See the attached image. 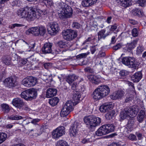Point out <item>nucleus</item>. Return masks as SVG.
Masks as SVG:
<instances>
[{"instance_id":"obj_1","label":"nucleus","mask_w":146,"mask_h":146,"mask_svg":"<svg viewBox=\"0 0 146 146\" xmlns=\"http://www.w3.org/2000/svg\"><path fill=\"white\" fill-rule=\"evenodd\" d=\"M57 9L59 17L63 19L70 17L73 13L71 7L63 2H60L57 4Z\"/></svg>"},{"instance_id":"obj_2","label":"nucleus","mask_w":146,"mask_h":146,"mask_svg":"<svg viewBox=\"0 0 146 146\" xmlns=\"http://www.w3.org/2000/svg\"><path fill=\"white\" fill-rule=\"evenodd\" d=\"M139 111V108L136 106L125 108L124 110L120 113V121H122L129 117H135L137 115Z\"/></svg>"},{"instance_id":"obj_3","label":"nucleus","mask_w":146,"mask_h":146,"mask_svg":"<svg viewBox=\"0 0 146 146\" xmlns=\"http://www.w3.org/2000/svg\"><path fill=\"white\" fill-rule=\"evenodd\" d=\"M84 120L86 124L91 128L99 125L101 123L100 118L93 115L86 116L84 117Z\"/></svg>"},{"instance_id":"obj_4","label":"nucleus","mask_w":146,"mask_h":146,"mask_svg":"<svg viewBox=\"0 0 146 146\" xmlns=\"http://www.w3.org/2000/svg\"><path fill=\"white\" fill-rule=\"evenodd\" d=\"M74 104L70 100L67 101L64 105L60 113L62 117H65L68 115L73 110Z\"/></svg>"},{"instance_id":"obj_5","label":"nucleus","mask_w":146,"mask_h":146,"mask_svg":"<svg viewBox=\"0 0 146 146\" xmlns=\"http://www.w3.org/2000/svg\"><path fill=\"white\" fill-rule=\"evenodd\" d=\"M63 38L67 40H72L75 39L77 36V33L75 31L67 29L62 33Z\"/></svg>"},{"instance_id":"obj_6","label":"nucleus","mask_w":146,"mask_h":146,"mask_svg":"<svg viewBox=\"0 0 146 146\" xmlns=\"http://www.w3.org/2000/svg\"><path fill=\"white\" fill-rule=\"evenodd\" d=\"M41 13L38 11H36L32 7L29 9L27 19L29 21H34L36 19H38L40 17Z\"/></svg>"},{"instance_id":"obj_7","label":"nucleus","mask_w":146,"mask_h":146,"mask_svg":"<svg viewBox=\"0 0 146 146\" xmlns=\"http://www.w3.org/2000/svg\"><path fill=\"white\" fill-rule=\"evenodd\" d=\"M121 62L123 64L129 67H135L137 65L135 58L133 57L128 56L124 57L122 59Z\"/></svg>"},{"instance_id":"obj_8","label":"nucleus","mask_w":146,"mask_h":146,"mask_svg":"<svg viewBox=\"0 0 146 146\" xmlns=\"http://www.w3.org/2000/svg\"><path fill=\"white\" fill-rule=\"evenodd\" d=\"M47 27L48 32L52 35L56 34L59 30V25L56 22L48 23Z\"/></svg>"},{"instance_id":"obj_9","label":"nucleus","mask_w":146,"mask_h":146,"mask_svg":"<svg viewBox=\"0 0 146 146\" xmlns=\"http://www.w3.org/2000/svg\"><path fill=\"white\" fill-rule=\"evenodd\" d=\"M65 133V128L63 126H59L54 129L52 132L53 138L58 139Z\"/></svg>"},{"instance_id":"obj_10","label":"nucleus","mask_w":146,"mask_h":146,"mask_svg":"<svg viewBox=\"0 0 146 146\" xmlns=\"http://www.w3.org/2000/svg\"><path fill=\"white\" fill-rule=\"evenodd\" d=\"M97 89L100 93V94L102 98L108 95L110 92V88L107 85H101L99 86Z\"/></svg>"},{"instance_id":"obj_11","label":"nucleus","mask_w":146,"mask_h":146,"mask_svg":"<svg viewBox=\"0 0 146 146\" xmlns=\"http://www.w3.org/2000/svg\"><path fill=\"white\" fill-rule=\"evenodd\" d=\"M138 41V40L136 39L134 40L130 43H127L126 44V46L123 48L124 51L125 52H131L132 50L135 47Z\"/></svg>"},{"instance_id":"obj_12","label":"nucleus","mask_w":146,"mask_h":146,"mask_svg":"<svg viewBox=\"0 0 146 146\" xmlns=\"http://www.w3.org/2000/svg\"><path fill=\"white\" fill-rule=\"evenodd\" d=\"M78 124L76 122L72 125L69 130V134L70 136L76 137L78 132Z\"/></svg>"},{"instance_id":"obj_13","label":"nucleus","mask_w":146,"mask_h":146,"mask_svg":"<svg viewBox=\"0 0 146 146\" xmlns=\"http://www.w3.org/2000/svg\"><path fill=\"white\" fill-rule=\"evenodd\" d=\"M125 94L123 91L121 90H118L114 92L110 96V98L113 100L121 99L124 96Z\"/></svg>"},{"instance_id":"obj_14","label":"nucleus","mask_w":146,"mask_h":146,"mask_svg":"<svg viewBox=\"0 0 146 146\" xmlns=\"http://www.w3.org/2000/svg\"><path fill=\"white\" fill-rule=\"evenodd\" d=\"M29 7L27 6L18 10L17 11L18 15L21 18L25 17L27 19Z\"/></svg>"},{"instance_id":"obj_15","label":"nucleus","mask_w":146,"mask_h":146,"mask_svg":"<svg viewBox=\"0 0 146 146\" xmlns=\"http://www.w3.org/2000/svg\"><path fill=\"white\" fill-rule=\"evenodd\" d=\"M52 44L50 43H46L44 44V45L42 48V52L44 54L50 53L52 51Z\"/></svg>"},{"instance_id":"obj_16","label":"nucleus","mask_w":146,"mask_h":146,"mask_svg":"<svg viewBox=\"0 0 146 146\" xmlns=\"http://www.w3.org/2000/svg\"><path fill=\"white\" fill-rule=\"evenodd\" d=\"M113 106L112 104L109 103H105L100 106V110L102 112L105 113L107 112L113 108Z\"/></svg>"},{"instance_id":"obj_17","label":"nucleus","mask_w":146,"mask_h":146,"mask_svg":"<svg viewBox=\"0 0 146 146\" xmlns=\"http://www.w3.org/2000/svg\"><path fill=\"white\" fill-rule=\"evenodd\" d=\"M24 102L20 98H14L12 102L13 106L18 108L21 109Z\"/></svg>"},{"instance_id":"obj_18","label":"nucleus","mask_w":146,"mask_h":146,"mask_svg":"<svg viewBox=\"0 0 146 146\" xmlns=\"http://www.w3.org/2000/svg\"><path fill=\"white\" fill-rule=\"evenodd\" d=\"M96 134L98 136H101L108 134L106 127L105 125L101 127L96 132Z\"/></svg>"},{"instance_id":"obj_19","label":"nucleus","mask_w":146,"mask_h":146,"mask_svg":"<svg viewBox=\"0 0 146 146\" xmlns=\"http://www.w3.org/2000/svg\"><path fill=\"white\" fill-rule=\"evenodd\" d=\"M4 82L5 86L10 88L15 86V81L13 78H9L5 79Z\"/></svg>"},{"instance_id":"obj_20","label":"nucleus","mask_w":146,"mask_h":146,"mask_svg":"<svg viewBox=\"0 0 146 146\" xmlns=\"http://www.w3.org/2000/svg\"><path fill=\"white\" fill-rule=\"evenodd\" d=\"M57 93V90L55 88H49L46 92V97L50 98L55 96Z\"/></svg>"},{"instance_id":"obj_21","label":"nucleus","mask_w":146,"mask_h":146,"mask_svg":"<svg viewBox=\"0 0 146 146\" xmlns=\"http://www.w3.org/2000/svg\"><path fill=\"white\" fill-rule=\"evenodd\" d=\"M106 31L104 29H102L98 33V40H100L101 39H105L108 35L111 34L109 31L105 33Z\"/></svg>"},{"instance_id":"obj_22","label":"nucleus","mask_w":146,"mask_h":146,"mask_svg":"<svg viewBox=\"0 0 146 146\" xmlns=\"http://www.w3.org/2000/svg\"><path fill=\"white\" fill-rule=\"evenodd\" d=\"M80 78L78 76L75 74L69 75L66 78V80L70 84L76 80H80Z\"/></svg>"},{"instance_id":"obj_23","label":"nucleus","mask_w":146,"mask_h":146,"mask_svg":"<svg viewBox=\"0 0 146 146\" xmlns=\"http://www.w3.org/2000/svg\"><path fill=\"white\" fill-rule=\"evenodd\" d=\"M97 1V0H82V4L84 7H88L96 3Z\"/></svg>"},{"instance_id":"obj_24","label":"nucleus","mask_w":146,"mask_h":146,"mask_svg":"<svg viewBox=\"0 0 146 146\" xmlns=\"http://www.w3.org/2000/svg\"><path fill=\"white\" fill-rule=\"evenodd\" d=\"M142 77V74L141 72L135 73L131 77V80L134 82H137L141 79Z\"/></svg>"},{"instance_id":"obj_25","label":"nucleus","mask_w":146,"mask_h":146,"mask_svg":"<svg viewBox=\"0 0 146 146\" xmlns=\"http://www.w3.org/2000/svg\"><path fill=\"white\" fill-rule=\"evenodd\" d=\"M87 77L90 81L94 84H98L101 82L100 78L93 75H89L87 76Z\"/></svg>"},{"instance_id":"obj_26","label":"nucleus","mask_w":146,"mask_h":146,"mask_svg":"<svg viewBox=\"0 0 146 146\" xmlns=\"http://www.w3.org/2000/svg\"><path fill=\"white\" fill-rule=\"evenodd\" d=\"M27 35H29L31 33L35 36H38V27H36L31 28L27 30L26 32Z\"/></svg>"},{"instance_id":"obj_27","label":"nucleus","mask_w":146,"mask_h":146,"mask_svg":"<svg viewBox=\"0 0 146 146\" xmlns=\"http://www.w3.org/2000/svg\"><path fill=\"white\" fill-rule=\"evenodd\" d=\"M100 93L97 88L93 92L92 96L95 101H97L102 98Z\"/></svg>"},{"instance_id":"obj_28","label":"nucleus","mask_w":146,"mask_h":146,"mask_svg":"<svg viewBox=\"0 0 146 146\" xmlns=\"http://www.w3.org/2000/svg\"><path fill=\"white\" fill-rule=\"evenodd\" d=\"M29 100L36 98L37 95V92L34 89L28 90Z\"/></svg>"},{"instance_id":"obj_29","label":"nucleus","mask_w":146,"mask_h":146,"mask_svg":"<svg viewBox=\"0 0 146 146\" xmlns=\"http://www.w3.org/2000/svg\"><path fill=\"white\" fill-rule=\"evenodd\" d=\"M11 58L10 56L8 55L4 56L2 58V61L7 65L11 64Z\"/></svg>"},{"instance_id":"obj_30","label":"nucleus","mask_w":146,"mask_h":146,"mask_svg":"<svg viewBox=\"0 0 146 146\" xmlns=\"http://www.w3.org/2000/svg\"><path fill=\"white\" fill-rule=\"evenodd\" d=\"M132 14L133 15L135 16H139L140 15H143L144 14L142 11L138 8H135L133 9L131 11Z\"/></svg>"},{"instance_id":"obj_31","label":"nucleus","mask_w":146,"mask_h":146,"mask_svg":"<svg viewBox=\"0 0 146 146\" xmlns=\"http://www.w3.org/2000/svg\"><path fill=\"white\" fill-rule=\"evenodd\" d=\"M81 97V95L80 94L79 92L77 91L76 93H74L72 96V98L73 100L75 102V103L76 105L79 102Z\"/></svg>"},{"instance_id":"obj_32","label":"nucleus","mask_w":146,"mask_h":146,"mask_svg":"<svg viewBox=\"0 0 146 146\" xmlns=\"http://www.w3.org/2000/svg\"><path fill=\"white\" fill-rule=\"evenodd\" d=\"M120 2V5L124 7H127L130 5L131 0H118Z\"/></svg>"},{"instance_id":"obj_33","label":"nucleus","mask_w":146,"mask_h":146,"mask_svg":"<svg viewBox=\"0 0 146 146\" xmlns=\"http://www.w3.org/2000/svg\"><path fill=\"white\" fill-rule=\"evenodd\" d=\"M145 111L143 110H141L139 112L137 116V120L139 122H141L143 120L145 117Z\"/></svg>"},{"instance_id":"obj_34","label":"nucleus","mask_w":146,"mask_h":146,"mask_svg":"<svg viewBox=\"0 0 146 146\" xmlns=\"http://www.w3.org/2000/svg\"><path fill=\"white\" fill-rule=\"evenodd\" d=\"M59 102V99L57 97H55L49 100V103L53 106L56 105Z\"/></svg>"},{"instance_id":"obj_35","label":"nucleus","mask_w":146,"mask_h":146,"mask_svg":"<svg viewBox=\"0 0 146 146\" xmlns=\"http://www.w3.org/2000/svg\"><path fill=\"white\" fill-rule=\"evenodd\" d=\"M28 78L29 82L31 87L35 85L37 82V80L36 78L33 76H29L28 77Z\"/></svg>"},{"instance_id":"obj_36","label":"nucleus","mask_w":146,"mask_h":146,"mask_svg":"<svg viewBox=\"0 0 146 146\" xmlns=\"http://www.w3.org/2000/svg\"><path fill=\"white\" fill-rule=\"evenodd\" d=\"M28 90L22 92L21 94V96L22 98L27 100H29V94Z\"/></svg>"},{"instance_id":"obj_37","label":"nucleus","mask_w":146,"mask_h":146,"mask_svg":"<svg viewBox=\"0 0 146 146\" xmlns=\"http://www.w3.org/2000/svg\"><path fill=\"white\" fill-rule=\"evenodd\" d=\"M42 78L45 82H51L52 80V76L50 75H43L41 76Z\"/></svg>"},{"instance_id":"obj_38","label":"nucleus","mask_w":146,"mask_h":146,"mask_svg":"<svg viewBox=\"0 0 146 146\" xmlns=\"http://www.w3.org/2000/svg\"><path fill=\"white\" fill-rule=\"evenodd\" d=\"M79 82H77L73 83L71 85V88L73 90H78L79 86H80V82L83 81V79L80 78Z\"/></svg>"},{"instance_id":"obj_39","label":"nucleus","mask_w":146,"mask_h":146,"mask_svg":"<svg viewBox=\"0 0 146 146\" xmlns=\"http://www.w3.org/2000/svg\"><path fill=\"white\" fill-rule=\"evenodd\" d=\"M105 125L106 127V130H107L108 133L114 131V127L112 124H108Z\"/></svg>"},{"instance_id":"obj_40","label":"nucleus","mask_w":146,"mask_h":146,"mask_svg":"<svg viewBox=\"0 0 146 146\" xmlns=\"http://www.w3.org/2000/svg\"><path fill=\"white\" fill-rule=\"evenodd\" d=\"M9 118L11 120H19L20 119H23L24 121L25 120L24 119V117H22L18 115H13L9 117Z\"/></svg>"},{"instance_id":"obj_41","label":"nucleus","mask_w":146,"mask_h":146,"mask_svg":"<svg viewBox=\"0 0 146 146\" xmlns=\"http://www.w3.org/2000/svg\"><path fill=\"white\" fill-rule=\"evenodd\" d=\"M38 29L39 35L43 36L46 33V30L45 27L43 26L38 27Z\"/></svg>"},{"instance_id":"obj_42","label":"nucleus","mask_w":146,"mask_h":146,"mask_svg":"<svg viewBox=\"0 0 146 146\" xmlns=\"http://www.w3.org/2000/svg\"><path fill=\"white\" fill-rule=\"evenodd\" d=\"M1 106L3 111L5 113H8L10 110V108L9 105L5 104H1Z\"/></svg>"},{"instance_id":"obj_43","label":"nucleus","mask_w":146,"mask_h":146,"mask_svg":"<svg viewBox=\"0 0 146 146\" xmlns=\"http://www.w3.org/2000/svg\"><path fill=\"white\" fill-rule=\"evenodd\" d=\"M93 137H90L89 138L86 137L83 139L81 141V142L83 144L87 143H89L92 142L94 141L92 139Z\"/></svg>"},{"instance_id":"obj_44","label":"nucleus","mask_w":146,"mask_h":146,"mask_svg":"<svg viewBox=\"0 0 146 146\" xmlns=\"http://www.w3.org/2000/svg\"><path fill=\"white\" fill-rule=\"evenodd\" d=\"M56 145V146H69L66 141L62 140L58 141Z\"/></svg>"},{"instance_id":"obj_45","label":"nucleus","mask_w":146,"mask_h":146,"mask_svg":"<svg viewBox=\"0 0 146 146\" xmlns=\"http://www.w3.org/2000/svg\"><path fill=\"white\" fill-rule=\"evenodd\" d=\"M7 136V135L5 133H0V144L6 140Z\"/></svg>"},{"instance_id":"obj_46","label":"nucleus","mask_w":146,"mask_h":146,"mask_svg":"<svg viewBox=\"0 0 146 146\" xmlns=\"http://www.w3.org/2000/svg\"><path fill=\"white\" fill-rule=\"evenodd\" d=\"M21 83L25 86L27 87H31L29 84V82L28 77L24 78L22 81Z\"/></svg>"},{"instance_id":"obj_47","label":"nucleus","mask_w":146,"mask_h":146,"mask_svg":"<svg viewBox=\"0 0 146 146\" xmlns=\"http://www.w3.org/2000/svg\"><path fill=\"white\" fill-rule=\"evenodd\" d=\"M21 108L25 111H29L30 110V108L29 107L28 105L24 102H23V104L22 105V106Z\"/></svg>"},{"instance_id":"obj_48","label":"nucleus","mask_w":146,"mask_h":146,"mask_svg":"<svg viewBox=\"0 0 146 146\" xmlns=\"http://www.w3.org/2000/svg\"><path fill=\"white\" fill-rule=\"evenodd\" d=\"M89 53H83L79 54L76 56L77 59H81L82 58H86L87 56L89 54Z\"/></svg>"},{"instance_id":"obj_49","label":"nucleus","mask_w":146,"mask_h":146,"mask_svg":"<svg viewBox=\"0 0 146 146\" xmlns=\"http://www.w3.org/2000/svg\"><path fill=\"white\" fill-rule=\"evenodd\" d=\"M114 116V114L113 113V112H109L106 114L105 117L107 120H108L111 119Z\"/></svg>"},{"instance_id":"obj_50","label":"nucleus","mask_w":146,"mask_h":146,"mask_svg":"<svg viewBox=\"0 0 146 146\" xmlns=\"http://www.w3.org/2000/svg\"><path fill=\"white\" fill-rule=\"evenodd\" d=\"M144 48L141 45H139L137 48L136 52L137 54H139L143 51Z\"/></svg>"},{"instance_id":"obj_51","label":"nucleus","mask_w":146,"mask_h":146,"mask_svg":"<svg viewBox=\"0 0 146 146\" xmlns=\"http://www.w3.org/2000/svg\"><path fill=\"white\" fill-rule=\"evenodd\" d=\"M45 129L46 128L45 127V126H44V125L42 127L38 129V132L37 133H35L36 134L35 136H37L40 135L42 133V131H45Z\"/></svg>"},{"instance_id":"obj_52","label":"nucleus","mask_w":146,"mask_h":146,"mask_svg":"<svg viewBox=\"0 0 146 146\" xmlns=\"http://www.w3.org/2000/svg\"><path fill=\"white\" fill-rule=\"evenodd\" d=\"M137 2L140 6L144 7L146 4V0H137Z\"/></svg>"},{"instance_id":"obj_53","label":"nucleus","mask_w":146,"mask_h":146,"mask_svg":"<svg viewBox=\"0 0 146 146\" xmlns=\"http://www.w3.org/2000/svg\"><path fill=\"white\" fill-rule=\"evenodd\" d=\"M80 26V25L76 22H73L72 25V27L74 29H79Z\"/></svg>"},{"instance_id":"obj_54","label":"nucleus","mask_w":146,"mask_h":146,"mask_svg":"<svg viewBox=\"0 0 146 146\" xmlns=\"http://www.w3.org/2000/svg\"><path fill=\"white\" fill-rule=\"evenodd\" d=\"M98 45L93 46L90 47V50L92 54H94L98 48H97Z\"/></svg>"},{"instance_id":"obj_55","label":"nucleus","mask_w":146,"mask_h":146,"mask_svg":"<svg viewBox=\"0 0 146 146\" xmlns=\"http://www.w3.org/2000/svg\"><path fill=\"white\" fill-rule=\"evenodd\" d=\"M128 138L132 141H135L137 140L136 136L135 135L132 134L129 135L128 137Z\"/></svg>"},{"instance_id":"obj_56","label":"nucleus","mask_w":146,"mask_h":146,"mask_svg":"<svg viewBox=\"0 0 146 146\" xmlns=\"http://www.w3.org/2000/svg\"><path fill=\"white\" fill-rule=\"evenodd\" d=\"M58 44L60 48H65L67 46V45L65 43L63 42L62 41H60L58 42Z\"/></svg>"},{"instance_id":"obj_57","label":"nucleus","mask_w":146,"mask_h":146,"mask_svg":"<svg viewBox=\"0 0 146 146\" xmlns=\"http://www.w3.org/2000/svg\"><path fill=\"white\" fill-rule=\"evenodd\" d=\"M43 3H44L46 6L47 5L51 6L52 5V1L49 0H44L43 1Z\"/></svg>"},{"instance_id":"obj_58","label":"nucleus","mask_w":146,"mask_h":146,"mask_svg":"<svg viewBox=\"0 0 146 146\" xmlns=\"http://www.w3.org/2000/svg\"><path fill=\"white\" fill-rule=\"evenodd\" d=\"M132 36L134 37L137 36L138 34V32L136 28H134L132 30Z\"/></svg>"},{"instance_id":"obj_59","label":"nucleus","mask_w":146,"mask_h":146,"mask_svg":"<svg viewBox=\"0 0 146 146\" xmlns=\"http://www.w3.org/2000/svg\"><path fill=\"white\" fill-rule=\"evenodd\" d=\"M22 26V24L17 23L13 24L9 26V28L11 29H13L16 27H21Z\"/></svg>"},{"instance_id":"obj_60","label":"nucleus","mask_w":146,"mask_h":146,"mask_svg":"<svg viewBox=\"0 0 146 146\" xmlns=\"http://www.w3.org/2000/svg\"><path fill=\"white\" fill-rule=\"evenodd\" d=\"M121 43H118L116 45L113 46V48L114 50H117L121 48Z\"/></svg>"},{"instance_id":"obj_61","label":"nucleus","mask_w":146,"mask_h":146,"mask_svg":"<svg viewBox=\"0 0 146 146\" xmlns=\"http://www.w3.org/2000/svg\"><path fill=\"white\" fill-rule=\"evenodd\" d=\"M94 38L92 36H90L88 37L87 39H86L84 42L83 43V44H85L87 43V42H90L91 41L93 40Z\"/></svg>"},{"instance_id":"obj_62","label":"nucleus","mask_w":146,"mask_h":146,"mask_svg":"<svg viewBox=\"0 0 146 146\" xmlns=\"http://www.w3.org/2000/svg\"><path fill=\"white\" fill-rule=\"evenodd\" d=\"M81 84H80L78 90L80 92H84L85 90V88L83 85Z\"/></svg>"},{"instance_id":"obj_63","label":"nucleus","mask_w":146,"mask_h":146,"mask_svg":"<svg viewBox=\"0 0 146 146\" xmlns=\"http://www.w3.org/2000/svg\"><path fill=\"white\" fill-rule=\"evenodd\" d=\"M119 74L120 76H125L127 75V72L125 70H123L120 71Z\"/></svg>"},{"instance_id":"obj_64","label":"nucleus","mask_w":146,"mask_h":146,"mask_svg":"<svg viewBox=\"0 0 146 146\" xmlns=\"http://www.w3.org/2000/svg\"><path fill=\"white\" fill-rule=\"evenodd\" d=\"M40 119L38 118L33 119L31 122V123L34 125H36L37 123L39 122L40 121Z\"/></svg>"}]
</instances>
